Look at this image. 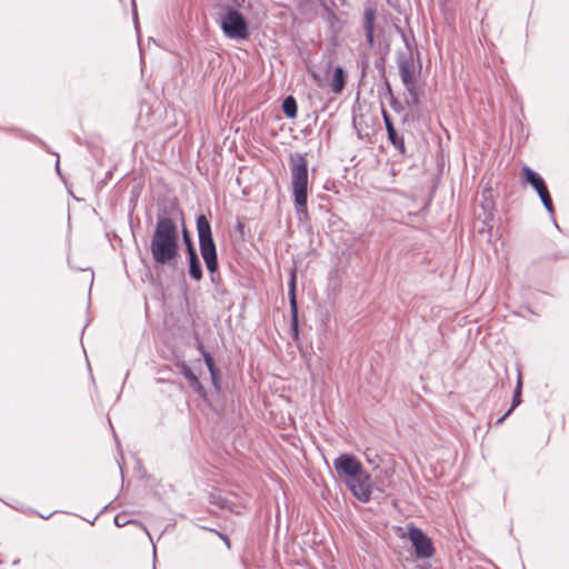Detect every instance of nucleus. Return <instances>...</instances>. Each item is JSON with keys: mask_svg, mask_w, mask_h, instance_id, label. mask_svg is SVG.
<instances>
[{"mask_svg": "<svg viewBox=\"0 0 569 569\" xmlns=\"http://www.w3.org/2000/svg\"><path fill=\"white\" fill-rule=\"evenodd\" d=\"M521 388H522L521 373L519 372L517 386H516L513 397H512V403H511L510 408L507 410V412L501 418L498 419V421H497L498 425L501 423L521 403Z\"/></svg>", "mask_w": 569, "mask_h": 569, "instance_id": "obj_16", "label": "nucleus"}, {"mask_svg": "<svg viewBox=\"0 0 569 569\" xmlns=\"http://www.w3.org/2000/svg\"><path fill=\"white\" fill-rule=\"evenodd\" d=\"M43 519H49L51 515L46 516V513L39 515Z\"/></svg>", "mask_w": 569, "mask_h": 569, "instance_id": "obj_27", "label": "nucleus"}, {"mask_svg": "<svg viewBox=\"0 0 569 569\" xmlns=\"http://www.w3.org/2000/svg\"><path fill=\"white\" fill-rule=\"evenodd\" d=\"M198 349L201 352L204 363L210 372L211 381L217 391L220 390L219 369L214 365L212 356L204 349L202 342H198Z\"/></svg>", "mask_w": 569, "mask_h": 569, "instance_id": "obj_12", "label": "nucleus"}, {"mask_svg": "<svg viewBox=\"0 0 569 569\" xmlns=\"http://www.w3.org/2000/svg\"><path fill=\"white\" fill-rule=\"evenodd\" d=\"M223 508H228L230 511L240 513V510L233 508L229 500H224V503L222 505Z\"/></svg>", "mask_w": 569, "mask_h": 569, "instance_id": "obj_24", "label": "nucleus"}, {"mask_svg": "<svg viewBox=\"0 0 569 569\" xmlns=\"http://www.w3.org/2000/svg\"><path fill=\"white\" fill-rule=\"evenodd\" d=\"M129 522H130V520H128V519L126 518V515H123V513H119V515H117V516L114 517V525H116L117 527H123V526H126V525H127V523H129Z\"/></svg>", "mask_w": 569, "mask_h": 569, "instance_id": "obj_22", "label": "nucleus"}, {"mask_svg": "<svg viewBox=\"0 0 569 569\" xmlns=\"http://www.w3.org/2000/svg\"><path fill=\"white\" fill-rule=\"evenodd\" d=\"M133 16H134V19L137 20V11H136V9H133Z\"/></svg>", "mask_w": 569, "mask_h": 569, "instance_id": "obj_29", "label": "nucleus"}, {"mask_svg": "<svg viewBox=\"0 0 569 569\" xmlns=\"http://www.w3.org/2000/svg\"><path fill=\"white\" fill-rule=\"evenodd\" d=\"M196 227L200 253L210 276H214L218 272V256L210 221L204 214H199L196 220Z\"/></svg>", "mask_w": 569, "mask_h": 569, "instance_id": "obj_3", "label": "nucleus"}, {"mask_svg": "<svg viewBox=\"0 0 569 569\" xmlns=\"http://www.w3.org/2000/svg\"><path fill=\"white\" fill-rule=\"evenodd\" d=\"M346 86V72L342 67H336L333 69L330 88L333 93H341Z\"/></svg>", "mask_w": 569, "mask_h": 569, "instance_id": "obj_15", "label": "nucleus"}, {"mask_svg": "<svg viewBox=\"0 0 569 569\" xmlns=\"http://www.w3.org/2000/svg\"><path fill=\"white\" fill-rule=\"evenodd\" d=\"M282 111L290 119H293L297 117L298 107H297L296 99L292 96H289L283 100Z\"/></svg>", "mask_w": 569, "mask_h": 569, "instance_id": "obj_18", "label": "nucleus"}, {"mask_svg": "<svg viewBox=\"0 0 569 569\" xmlns=\"http://www.w3.org/2000/svg\"><path fill=\"white\" fill-rule=\"evenodd\" d=\"M149 250L156 264H168L179 256L178 227L173 218L160 214L150 238Z\"/></svg>", "mask_w": 569, "mask_h": 569, "instance_id": "obj_1", "label": "nucleus"}, {"mask_svg": "<svg viewBox=\"0 0 569 569\" xmlns=\"http://www.w3.org/2000/svg\"><path fill=\"white\" fill-rule=\"evenodd\" d=\"M181 375L188 380L189 386L201 397L206 396V390L203 386L201 385L199 378L197 375L193 373L191 368L186 363L182 362L179 365Z\"/></svg>", "mask_w": 569, "mask_h": 569, "instance_id": "obj_14", "label": "nucleus"}, {"mask_svg": "<svg viewBox=\"0 0 569 569\" xmlns=\"http://www.w3.org/2000/svg\"><path fill=\"white\" fill-rule=\"evenodd\" d=\"M375 20L376 9L367 7L363 12V30L366 32L367 43L370 48L375 44Z\"/></svg>", "mask_w": 569, "mask_h": 569, "instance_id": "obj_10", "label": "nucleus"}, {"mask_svg": "<svg viewBox=\"0 0 569 569\" xmlns=\"http://www.w3.org/2000/svg\"><path fill=\"white\" fill-rule=\"evenodd\" d=\"M382 117H383V122H385V126L387 129L389 141L401 154H405L406 146H405L403 137L399 136L397 133L389 114L385 110L382 111Z\"/></svg>", "mask_w": 569, "mask_h": 569, "instance_id": "obj_9", "label": "nucleus"}, {"mask_svg": "<svg viewBox=\"0 0 569 569\" xmlns=\"http://www.w3.org/2000/svg\"><path fill=\"white\" fill-rule=\"evenodd\" d=\"M219 536L223 539V541H224V542L227 543V546L230 548V540H229V538H228L226 535H221V533H220Z\"/></svg>", "mask_w": 569, "mask_h": 569, "instance_id": "obj_25", "label": "nucleus"}, {"mask_svg": "<svg viewBox=\"0 0 569 569\" xmlns=\"http://www.w3.org/2000/svg\"><path fill=\"white\" fill-rule=\"evenodd\" d=\"M543 207L546 208V210L550 213V214H553V204H552V199H551V196L549 193V190H545V191H541L540 194H538Z\"/></svg>", "mask_w": 569, "mask_h": 569, "instance_id": "obj_20", "label": "nucleus"}, {"mask_svg": "<svg viewBox=\"0 0 569 569\" xmlns=\"http://www.w3.org/2000/svg\"><path fill=\"white\" fill-rule=\"evenodd\" d=\"M333 467L343 482H347V480H350L365 471L362 463L356 457L347 453L337 457L333 460Z\"/></svg>", "mask_w": 569, "mask_h": 569, "instance_id": "obj_6", "label": "nucleus"}, {"mask_svg": "<svg viewBox=\"0 0 569 569\" xmlns=\"http://www.w3.org/2000/svg\"><path fill=\"white\" fill-rule=\"evenodd\" d=\"M188 260H189L190 277L192 279H194L196 281L201 280L203 277V273H202V268H201L198 254L197 253L188 254Z\"/></svg>", "mask_w": 569, "mask_h": 569, "instance_id": "obj_17", "label": "nucleus"}, {"mask_svg": "<svg viewBox=\"0 0 569 569\" xmlns=\"http://www.w3.org/2000/svg\"><path fill=\"white\" fill-rule=\"evenodd\" d=\"M291 187L296 213L299 219H308V162L303 154L291 157L290 163Z\"/></svg>", "mask_w": 569, "mask_h": 569, "instance_id": "obj_2", "label": "nucleus"}, {"mask_svg": "<svg viewBox=\"0 0 569 569\" xmlns=\"http://www.w3.org/2000/svg\"><path fill=\"white\" fill-rule=\"evenodd\" d=\"M289 302L291 312L292 328L297 332L298 330V305L296 299V272H291L289 281Z\"/></svg>", "mask_w": 569, "mask_h": 569, "instance_id": "obj_13", "label": "nucleus"}, {"mask_svg": "<svg viewBox=\"0 0 569 569\" xmlns=\"http://www.w3.org/2000/svg\"><path fill=\"white\" fill-rule=\"evenodd\" d=\"M182 238H183V242L187 248V253L188 254L197 253L193 242H192V239L190 237V233L188 232V230L186 228H183V230H182Z\"/></svg>", "mask_w": 569, "mask_h": 569, "instance_id": "obj_21", "label": "nucleus"}, {"mask_svg": "<svg viewBox=\"0 0 569 569\" xmlns=\"http://www.w3.org/2000/svg\"><path fill=\"white\" fill-rule=\"evenodd\" d=\"M405 88H406V90L408 91V94H409V98H407V100H406L407 104L410 106V107L418 106L419 97H418V92H417L415 83H412L409 87H405Z\"/></svg>", "mask_w": 569, "mask_h": 569, "instance_id": "obj_19", "label": "nucleus"}, {"mask_svg": "<svg viewBox=\"0 0 569 569\" xmlns=\"http://www.w3.org/2000/svg\"><path fill=\"white\" fill-rule=\"evenodd\" d=\"M57 170L59 171V159L56 162Z\"/></svg>", "mask_w": 569, "mask_h": 569, "instance_id": "obj_28", "label": "nucleus"}, {"mask_svg": "<svg viewBox=\"0 0 569 569\" xmlns=\"http://www.w3.org/2000/svg\"><path fill=\"white\" fill-rule=\"evenodd\" d=\"M210 280L217 287L220 283V281H221V277L217 272V273H214V276H210Z\"/></svg>", "mask_w": 569, "mask_h": 569, "instance_id": "obj_23", "label": "nucleus"}, {"mask_svg": "<svg viewBox=\"0 0 569 569\" xmlns=\"http://www.w3.org/2000/svg\"><path fill=\"white\" fill-rule=\"evenodd\" d=\"M522 180L526 183L530 184L537 191L538 194H540L541 191L548 189L541 176L527 166L522 168Z\"/></svg>", "mask_w": 569, "mask_h": 569, "instance_id": "obj_11", "label": "nucleus"}, {"mask_svg": "<svg viewBox=\"0 0 569 569\" xmlns=\"http://www.w3.org/2000/svg\"><path fill=\"white\" fill-rule=\"evenodd\" d=\"M220 27L229 39L244 40L249 37V26L246 18L233 8H229L221 17Z\"/></svg>", "mask_w": 569, "mask_h": 569, "instance_id": "obj_4", "label": "nucleus"}, {"mask_svg": "<svg viewBox=\"0 0 569 569\" xmlns=\"http://www.w3.org/2000/svg\"><path fill=\"white\" fill-rule=\"evenodd\" d=\"M345 483L359 501L368 502L370 500L372 493L371 477L366 470Z\"/></svg>", "mask_w": 569, "mask_h": 569, "instance_id": "obj_7", "label": "nucleus"}, {"mask_svg": "<svg viewBox=\"0 0 569 569\" xmlns=\"http://www.w3.org/2000/svg\"><path fill=\"white\" fill-rule=\"evenodd\" d=\"M409 539L411 540L416 553L421 558H429L433 555L435 548L430 538L419 528L411 527L409 529Z\"/></svg>", "mask_w": 569, "mask_h": 569, "instance_id": "obj_8", "label": "nucleus"}, {"mask_svg": "<svg viewBox=\"0 0 569 569\" xmlns=\"http://www.w3.org/2000/svg\"><path fill=\"white\" fill-rule=\"evenodd\" d=\"M405 42L407 51L398 54L397 62L401 81L405 87H409L412 83H416V72L420 70L421 66H416L413 51L408 41L405 40Z\"/></svg>", "mask_w": 569, "mask_h": 569, "instance_id": "obj_5", "label": "nucleus"}, {"mask_svg": "<svg viewBox=\"0 0 569 569\" xmlns=\"http://www.w3.org/2000/svg\"><path fill=\"white\" fill-rule=\"evenodd\" d=\"M172 210H174L177 213H179L182 217V211L177 206H172Z\"/></svg>", "mask_w": 569, "mask_h": 569, "instance_id": "obj_26", "label": "nucleus"}]
</instances>
